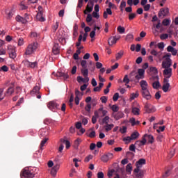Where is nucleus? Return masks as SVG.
Masks as SVG:
<instances>
[{
	"mask_svg": "<svg viewBox=\"0 0 178 178\" xmlns=\"http://www.w3.org/2000/svg\"><path fill=\"white\" fill-rule=\"evenodd\" d=\"M35 170L37 168H27L26 167L22 170L21 174V178H33L35 176Z\"/></svg>",
	"mask_w": 178,
	"mask_h": 178,
	"instance_id": "f257e3e1",
	"label": "nucleus"
},
{
	"mask_svg": "<svg viewBox=\"0 0 178 178\" xmlns=\"http://www.w3.org/2000/svg\"><path fill=\"white\" fill-rule=\"evenodd\" d=\"M38 49V43L37 42H33L27 46L25 55H33V54H34Z\"/></svg>",
	"mask_w": 178,
	"mask_h": 178,
	"instance_id": "f03ea898",
	"label": "nucleus"
},
{
	"mask_svg": "<svg viewBox=\"0 0 178 178\" xmlns=\"http://www.w3.org/2000/svg\"><path fill=\"white\" fill-rule=\"evenodd\" d=\"M172 54H167L163 56V59H165L161 64L162 68L163 67H170L173 64V61L170 59Z\"/></svg>",
	"mask_w": 178,
	"mask_h": 178,
	"instance_id": "7ed1b4c3",
	"label": "nucleus"
},
{
	"mask_svg": "<svg viewBox=\"0 0 178 178\" xmlns=\"http://www.w3.org/2000/svg\"><path fill=\"white\" fill-rule=\"evenodd\" d=\"M8 51L10 58H11V59H15L16 56H17V54H16V47L15 46L8 45Z\"/></svg>",
	"mask_w": 178,
	"mask_h": 178,
	"instance_id": "20e7f679",
	"label": "nucleus"
},
{
	"mask_svg": "<svg viewBox=\"0 0 178 178\" xmlns=\"http://www.w3.org/2000/svg\"><path fill=\"white\" fill-rule=\"evenodd\" d=\"M164 70L163 71V76L165 77L164 79H170L172 74V70L171 67H163Z\"/></svg>",
	"mask_w": 178,
	"mask_h": 178,
	"instance_id": "39448f33",
	"label": "nucleus"
},
{
	"mask_svg": "<svg viewBox=\"0 0 178 178\" xmlns=\"http://www.w3.org/2000/svg\"><path fill=\"white\" fill-rule=\"evenodd\" d=\"M29 19V15L25 14V17H23L20 15H17V17H15V20L18 22V23H22V24H27V19Z\"/></svg>",
	"mask_w": 178,
	"mask_h": 178,
	"instance_id": "423d86ee",
	"label": "nucleus"
},
{
	"mask_svg": "<svg viewBox=\"0 0 178 178\" xmlns=\"http://www.w3.org/2000/svg\"><path fill=\"white\" fill-rule=\"evenodd\" d=\"M141 95L143 98H145V99L149 100L151 98H152V96L151 95V93L149 92V90L148 89H144L143 90H140Z\"/></svg>",
	"mask_w": 178,
	"mask_h": 178,
	"instance_id": "0eeeda50",
	"label": "nucleus"
},
{
	"mask_svg": "<svg viewBox=\"0 0 178 178\" xmlns=\"http://www.w3.org/2000/svg\"><path fill=\"white\" fill-rule=\"evenodd\" d=\"M134 176L136 178H143L144 177V171L140 168H135L134 170Z\"/></svg>",
	"mask_w": 178,
	"mask_h": 178,
	"instance_id": "6e6552de",
	"label": "nucleus"
},
{
	"mask_svg": "<svg viewBox=\"0 0 178 178\" xmlns=\"http://www.w3.org/2000/svg\"><path fill=\"white\" fill-rule=\"evenodd\" d=\"M169 88H170V83H169V79L164 78L162 87L163 92H168V91H169Z\"/></svg>",
	"mask_w": 178,
	"mask_h": 178,
	"instance_id": "1a4fd4ad",
	"label": "nucleus"
},
{
	"mask_svg": "<svg viewBox=\"0 0 178 178\" xmlns=\"http://www.w3.org/2000/svg\"><path fill=\"white\" fill-rule=\"evenodd\" d=\"M31 95H37L38 99H41V95H40V86H35L33 90L31 91Z\"/></svg>",
	"mask_w": 178,
	"mask_h": 178,
	"instance_id": "9d476101",
	"label": "nucleus"
},
{
	"mask_svg": "<svg viewBox=\"0 0 178 178\" xmlns=\"http://www.w3.org/2000/svg\"><path fill=\"white\" fill-rule=\"evenodd\" d=\"M136 80H143L145 79V72L144 70H138V74L135 76Z\"/></svg>",
	"mask_w": 178,
	"mask_h": 178,
	"instance_id": "9b49d317",
	"label": "nucleus"
},
{
	"mask_svg": "<svg viewBox=\"0 0 178 178\" xmlns=\"http://www.w3.org/2000/svg\"><path fill=\"white\" fill-rule=\"evenodd\" d=\"M118 40H120V35H118V36H113V37H111L108 40V45L110 47H112V45H114V44H116Z\"/></svg>",
	"mask_w": 178,
	"mask_h": 178,
	"instance_id": "f8f14e48",
	"label": "nucleus"
},
{
	"mask_svg": "<svg viewBox=\"0 0 178 178\" xmlns=\"http://www.w3.org/2000/svg\"><path fill=\"white\" fill-rule=\"evenodd\" d=\"M23 63L27 67H32V68L37 67V65H38V63L37 61L31 63L27 60H24Z\"/></svg>",
	"mask_w": 178,
	"mask_h": 178,
	"instance_id": "ddd939ff",
	"label": "nucleus"
},
{
	"mask_svg": "<svg viewBox=\"0 0 178 178\" xmlns=\"http://www.w3.org/2000/svg\"><path fill=\"white\" fill-rule=\"evenodd\" d=\"M113 158V154L108 153L107 154L103 155L101 159L102 162H108V161H110V159H112Z\"/></svg>",
	"mask_w": 178,
	"mask_h": 178,
	"instance_id": "4468645a",
	"label": "nucleus"
},
{
	"mask_svg": "<svg viewBox=\"0 0 178 178\" xmlns=\"http://www.w3.org/2000/svg\"><path fill=\"white\" fill-rule=\"evenodd\" d=\"M169 14V8H161L160 12L159 13V17H165V16H168Z\"/></svg>",
	"mask_w": 178,
	"mask_h": 178,
	"instance_id": "2eb2a0df",
	"label": "nucleus"
},
{
	"mask_svg": "<svg viewBox=\"0 0 178 178\" xmlns=\"http://www.w3.org/2000/svg\"><path fill=\"white\" fill-rule=\"evenodd\" d=\"M143 165H145V159H140L136 163V169H141V168H143Z\"/></svg>",
	"mask_w": 178,
	"mask_h": 178,
	"instance_id": "dca6fc26",
	"label": "nucleus"
},
{
	"mask_svg": "<svg viewBox=\"0 0 178 178\" xmlns=\"http://www.w3.org/2000/svg\"><path fill=\"white\" fill-rule=\"evenodd\" d=\"M140 86L141 88V90H148V82L145 80H142L139 82Z\"/></svg>",
	"mask_w": 178,
	"mask_h": 178,
	"instance_id": "f3484780",
	"label": "nucleus"
},
{
	"mask_svg": "<svg viewBox=\"0 0 178 178\" xmlns=\"http://www.w3.org/2000/svg\"><path fill=\"white\" fill-rule=\"evenodd\" d=\"M58 106L59 105H58V104H56V102H50L47 104V107L49 108V109H50V111H54V109H56V108H58Z\"/></svg>",
	"mask_w": 178,
	"mask_h": 178,
	"instance_id": "a211bd4d",
	"label": "nucleus"
},
{
	"mask_svg": "<svg viewBox=\"0 0 178 178\" xmlns=\"http://www.w3.org/2000/svg\"><path fill=\"white\" fill-rule=\"evenodd\" d=\"M154 79H156L157 81H154L152 83V87H153V88H154V90H158V88H159V87H161V83H159V76H154Z\"/></svg>",
	"mask_w": 178,
	"mask_h": 178,
	"instance_id": "6ab92c4d",
	"label": "nucleus"
},
{
	"mask_svg": "<svg viewBox=\"0 0 178 178\" xmlns=\"http://www.w3.org/2000/svg\"><path fill=\"white\" fill-rule=\"evenodd\" d=\"M124 117V113L122 111H119L115 114H113V118L115 120H119L120 119H122Z\"/></svg>",
	"mask_w": 178,
	"mask_h": 178,
	"instance_id": "aec40b11",
	"label": "nucleus"
},
{
	"mask_svg": "<svg viewBox=\"0 0 178 178\" xmlns=\"http://www.w3.org/2000/svg\"><path fill=\"white\" fill-rule=\"evenodd\" d=\"M167 51L168 52H171L172 55H173L174 56H176L177 55V49H175L172 46H168L167 47Z\"/></svg>",
	"mask_w": 178,
	"mask_h": 178,
	"instance_id": "412c9836",
	"label": "nucleus"
},
{
	"mask_svg": "<svg viewBox=\"0 0 178 178\" xmlns=\"http://www.w3.org/2000/svg\"><path fill=\"white\" fill-rule=\"evenodd\" d=\"M123 55H124V51L120 50L115 54V60H119L123 58Z\"/></svg>",
	"mask_w": 178,
	"mask_h": 178,
	"instance_id": "4be33fe9",
	"label": "nucleus"
},
{
	"mask_svg": "<svg viewBox=\"0 0 178 178\" xmlns=\"http://www.w3.org/2000/svg\"><path fill=\"white\" fill-rule=\"evenodd\" d=\"M52 52L54 55L59 54V44H54L52 49Z\"/></svg>",
	"mask_w": 178,
	"mask_h": 178,
	"instance_id": "5701e85b",
	"label": "nucleus"
},
{
	"mask_svg": "<svg viewBox=\"0 0 178 178\" xmlns=\"http://www.w3.org/2000/svg\"><path fill=\"white\" fill-rule=\"evenodd\" d=\"M140 95V93L138 92V90H136L135 93H131L130 95V101H134V99H136V98H138Z\"/></svg>",
	"mask_w": 178,
	"mask_h": 178,
	"instance_id": "b1692460",
	"label": "nucleus"
},
{
	"mask_svg": "<svg viewBox=\"0 0 178 178\" xmlns=\"http://www.w3.org/2000/svg\"><path fill=\"white\" fill-rule=\"evenodd\" d=\"M145 137L147 138L148 143L149 144H153L154 139V136L152 135H148L147 134H145Z\"/></svg>",
	"mask_w": 178,
	"mask_h": 178,
	"instance_id": "393cba45",
	"label": "nucleus"
},
{
	"mask_svg": "<svg viewBox=\"0 0 178 178\" xmlns=\"http://www.w3.org/2000/svg\"><path fill=\"white\" fill-rule=\"evenodd\" d=\"M133 170V165H131V163H128L126 166V172L128 173V175H131V172Z\"/></svg>",
	"mask_w": 178,
	"mask_h": 178,
	"instance_id": "a878e982",
	"label": "nucleus"
},
{
	"mask_svg": "<svg viewBox=\"0 0 178 178\" xmlns=\"http://www.w3.org/2000/svg\"><path fill=\"white\" fill-rule=\"evenodd\" d=\"M15 87V86L13 85V83H12V85L8 88L6 94H8V95H12V94H13V92H15V89L13 88Z\"/></svg>",
	"mask_w": 178,
	"mask_h": 178,
	"instance_id": "bb28decb",
	"label": "nucleus"
},
{
	"mask_svg": "<svg viewBox=\"0 0 178 178\" xmlns=\"http://www.w3.org/2000/svg\"><path fill=\"white\" fill-rule=\"evenodd\" d=\"M140 137V133L138 131H134L131 134V140H137Z\"/></svg>",
	"mask_w": 178,
	"mask_h": 178,
	"instance_id": "cd10ccee",
	"label": "nucleus"
},
{
	"mask_svg": "<svg viewBox=\"0 0 178 178\" xmlns=\"http://www.w3.org/2000/svg\"><path fill=\"white\" fill-rule=\"evenodd\" d=\"M36 19L38 20H39V22H45V18H44V17H42V12L38 13V14L36 15Z\"/></svg>",
	"mask_w": 178,
	"mask_h": 178,
	"instance_id": "c85d7f7f",
	"label": "nucleus"
},
{
	"mask_svg": "<svg viewBox=\"0 0 178 178\" xmlns=\"http://www.w3.org/2000/svg\"><path fill=\"white\" fill-rule=\"evenodd\" d=\"M60 143H63V144L65 145V147L67 149H69V148H70V142L67 140H65V139H60Z\"/></svg>",
	"mask_w": 178,
	"mask_h": 178,
	"instance_id": "c756f323",
	"label": "nucleus"
},
{
	"mask_svg": "<svg viewBox=\"0 0 178 178\" xmlns=\"http://www.w3.org/2000/svg\"><path fill=\"white\" fill-rule=\"evenodd\" d=\"M129 122L131 123V126H136L137 124H140V121L136 120V118H132L129 120Z\"/></svg>",
	"mask_w": 178,
	"mask_h": 178,
	"instance_id": "7c9ffc66",
	"label": "nucleus"
},
{
	"mask_svg": "<svg viewBox=\"0 0 178 178\" xmlns=\"http://www.w3.org/2000/svg\"><path fill=\"white\" fill-rule=\"evenodd\" d=\"M57 76L59 77H63L64 80H67V79H69V74L63 72H58Z\"/></svg>",
	"mask_w": 178,
	"mask_h": 178,
	"instance_id": "2f4dec72",
	"label": "nucleus"
},
{
	"mask_svg": "<svg viewBox=\"0 0 178 178\" xmlns=\"http://www.w3.org/2000/svg\"><path fill=\"white\" fill-rule=\"evenodd\" d=\"M97 118H99V115H98V112L95 111V115H93L92 118V123H93V124H95V123H97Z\"/></svg>",
	"mask_w": 178,
	"mask_h": 178,
	"instance_id": "473e14b6",
	"label": "nucleus"
},
{
	"mask_svg": "<svg viewBox=\"0 0 178 178\" xmlns=\"http://www.w3.org/2000/svg\"><path fill=\"white\" fill-rule=\"evenodd\" d=\"M113 127H115V124H106V125L105 126V130H106V131H111V130H112V129H113Z\"/></svg>",
	"mask_w": 178,
	"mask_h": 178,
	"instance_id": "72a5a7b5",
	"label": "nucleus"
},
{
	"mask_svg": "<svg viewBox=\"0 0 178 178\" xmlns=\"http://www.w3.org/2000/svg\"><path fill=\"white\" fill-rule=\"evenodd\" d=\"M92 9H94V4L91 3L90 6V3H88L86 10L88 13H91L92 12Z\"/></svg>",
	"mask_w": 178,
	"mask_h": 178,
	"instance_id": "f704fd0d",
	"label": "nucleus"
},
{
	"mask_svg": "<svg viewBox=\"0 0 178 178\" xmlns=\"http://www.w3.org/2000/svg\"><path fill=\"white\" fill-rule=\"evenodd\" d=\"M131 136H127L123 138L122 140L125 144H130L131 143Z\"/></svg>",
	"mask_w": 178,
	"mask_h": 178,
	"instance_id": "c9c22d12",
	"label": "nucleus"
},
{
	"mask_svg": "<svg viewBox=\"0 0 178 178\" xmlns=\"http://www.w3.org/2000/svg\"><path fill=\"white\" fill-rule=\"evenodd\" d=\"M81 74H83V77L88 76V69L83 68L81 70Z\"/></svg>",
	"mask_w": 178,
	"mask_h": 178,
	"instance_id": "e433bc0d",
	"label": "nucleus"
},
{
	"mask_svg": "<svg viewBox=\"0 0 178 178\" xmlns=\"http://www.w3.org/2000/svg\"><path fill=\"white\" fill-rule=\"evenodd\" d=\"M134 40V35L131 33H129L126 36V41H133Z\"/></svg>",
	"mask_w": 178,
	"mask_h": 178,
	"instance_id": "4c0bfd02",
	"label": "nucleus"
},
{
	"mask_svg": "<svg viewBox=\"0 0 178 178\" xmlns=\"http://www.w3.org/2000/svg\"><path fill=\"white\" fill-rule=\"evenodd\" d=\"M122 83H125V86H127L130 83V79H129V75H125L122 80Z\"/></svg>",
	"mask_w": 178,
	"mask_h": 178,
	"instance_id": "58836bf2",
	"label": "nucleus"
},
{
	"mask_svg": "<svg viewBox=\"0 0 178 178\" xmlns=\"http://www.w3.org/2000/svg\"><path fill=\"white\" fill-rule=\"evenodd\" d=\"M132 113H134V115H140V108L137 107H134L132 108Z\"/></svg>",
	"mask_w": 178,
	"mask_h": 178,
	"instance_id": "ea45409f",
	"label": "nucleus"
},
{
	"mask_svg": "<svg viewBox=\"0 0 178 178\" xmlns=\"http://www.w3.org/2000/svg\"><path fill=\"white\" fill-rule=\"evenodd\" d=\"M117 30L120 33V34H124V31H126V29H124V27L122 26H119Z\"/></svg>",
	"mask_w": 178,
	"mask_h": 178,
	"instance_id": "a19ab883",
	"label": "nucleus"
},
{
	"mask_svg": "<svg viewBox=\"0 0 178 178\" xmlns=\"http://www.w3.org/2000/svg\"><path fill=\"white\" fill-rule=\"evenodd\" d=\"M101 29H102V25H99L98 26L95 25L93 30L99 34V33H101Z\"/></svg>",
	"mask_w": 178,
	"mask_h": 178,
	"instance_id": "79ce46f5",
	"label": "nucleus"
},
{
	"mask_svg": "<svg viewBox=\"0 0 178 178\" xmlns=\"http://www.w3.org/2000/svg\"><path fill=\"white\" fill-rule=\"evenodd\" d=\"M109 116L106 115L102 119V123H104L105 124H108L109 123Z\"/></svg>",
	"mask_w": 178,
	"mask_h": 178,
	"instance_id": "37998d69",
	"label": "nucleus"
},
{
	"mask_svg": "<svg viewBox=\"0 0 178 178\" xmlns=\"http://www.w3.org/2000/svg\"><path fill=\"white\" fill-rule=\"evenodd\" d=\"M73 162L74 163L75 168H79V163L78 162H81V160L77 158L73 159Z\"/></svg>",
	"mask_w": 178,
	"mask_h": 178,
	"instance_id": "c03bdc74",
	"label": "nucleus"
},
{
	"mask_svg": "<svg viewBox=\"0 0 178 178\" xmlns=\"http://www.w3.org/2000/svg\"><path fill=\"white\" fill-rule=\"evenodd\" d=\"M162 24L163 26H169V24H170V19H163L162 22Z\"/></svg>",
	"mask_w": 178,
	"mask_h": 178,
	"instance_id": "a18cd8bd",
	"label": "nucleus"
},
{
	"mask_svg": "<svg viewBox=\"0 0 178 178\" xmlns=\"http://www.w3.org/2000/svg\"><path fill=\"white\" fill-rule=\"evenodd\" d=\"M83 40V35H80L78 39V42L76 43V47H80L81 45V40Z\"/></svg>",
	"mask_w": 178,
	"mask_h": 178,
	"instance_id": "49530a36",
	"label": "nucleus"
},
{
	"mask_svg": "<svg viewBox=\"0 0 178 178\" xmlns=\"http://www.w3.org/2000/svg\"><path fill=\"white\" fill-rule=\"evenodd\" d=\"M47 141H48V138H44V140H42L40 143V149H42V147H44L45 145V144L47 143Z\"/></svg>",
	"mask_w": 178,
	"mask_h": 178,
	"instance_id": "de8ad7c7",
	"label": "nucleus"
},
{
	"mask_svg": "<svg viewBox=\"0 0 178 178\" xmlns=\"http://www.w3.org/2000/svg\"><path fill=\"white\" fill-rule=\"evenodd\" d=\"M86 22L87 23H91V22H92V15H91V14H88Z\"/></svg>",
	"mask_w": 178,
	"mask_h": 178,
	"instance_id": "09e8293b",
	"label": "nucleus"
},
{
	"mask_svg": "<svg viewBox=\"0 0 178 178\" xmlns=\"http://www.w3.org/2000/svg\"><path fill=\"white\" fill-rule=\"evenodd\" d=\"M9 67L6 65H3L0 67V72H8Z\"/></svg>",
	"mask_w": 178,
	"mask_h": 178,
	"instance_id": "8fccbe9b",
	"label": "nucleus"
},
{
	"mask_svg": "<svg viewBox=\"0 0 178 178\" xmlns=\"http://www.w3.org/2000/svg\"><path fill=\"white\" fill-rule=\"evenodd\" d=\"M147 113H152L153 112H155V107H149V108L145 110Z\"/></svg>",
	"mask_w": 178,
	"mask_h": 178,
	"instance_id": "3c124183",
	"label": "nucleus"
},
{
	"mask_svg": "<svg viewBox=\"0 0 178 178\" xmlns=\"http://www.w3.org/2000/svg\"><path fill=\"white\" fill-rule=\"evenodd\" d=\"M18 45H19V47H22V45H24V39H23V38H19Z\"/></svg>",
	"mask_w": 178,
	"mask_h": 178,
	"instance_id": "603ef678",
	"label": "nucleus"
},
{
	"mask_svg": "<svg viewBox=\"0 0 178 178\" xmlns=\"http://www.w3.org/2000/svg\"><path fill=\"white\" fill-rule=\"evenodd\" d=\"M121 12H123V9L126 8V1H122L120 6Z\"/></svg>",
	"mask_w": 178,
	"mask_h": 178,
	"instance_id": "864d4df0",
	"label": "nucleus"
},
{
	"mask_svg": "<svg viewBox=\"0 0 178 178\" xmlns=\"http://www.w3.org/2000/svg\"><path fill=\"white\" fill-rule=\"evenodd\" d=\"M75 95L76 97H83V93L80 92V90L79 89H76Z\"/></svg>",
	"mask_w": 178,
	"mask_h": 178,
	"instance_id": "5fc2aeb1",
	"label": "nucleus"
},
{
	"mask_svg": "<svg viewBox=\"0 0 178 178\" xmlns=\"http://www.w3.org/2000/svg\"><path fill=\"white\" fill-rule=\"evenodd\" d=\"M120 133H121L122 134H124V133H127V127L123 126L122 128H120Z\"/></svg>",
	"mask_w": 178,
	"mask_h": 178,
	"instance_id": "6e6d98bb",
	"label": "nucleus"
},
{
	"mask_svg": "<svg viewBox=\"0 0 178 178\" xmlns=\"http://www.w3.org/2000/svg\"><path fill=\"white\" fill-rule=\"evenodd\" d=\"M58 27H59V22H57L52 27V30L54 33H55V31L58 30Z\"/></svg>",
	"mask_w": 178,
	"mask_h": 178,
	"instance_id": "4d7b16f0",
	"label": "nucleus"
},
{
	"mask_svg": "<svg viewBox=\"0 0 178 178\" xmlns=\"http://www.w3.org/2000/svg\"><path fill=\"white\" fill-rule=\"evenodd\" d=\"M111 109L113 112H118L119 111V106H118L116 104H114L112 106Z\"/></svg>",
	"mask_w": 178,
	"mask_h": 178,
	"instance_id": "13d9d810",
	"label": "nucleus"
},
{
	"mask_svg": "<svg viewBox=\"0 0 178 178\" xmlns=\"http://www.w3.org/2000/svg\"><path fill=\"white\" fill-rule=\"evenodd\" d=\"M85 110L86 111V112L90 113V112H91V104H88L86 106V107H85Z\"/></svg>",
	"mask_w": 178,
	"mask_h": 178,
	"instance_id": "bf43d9fd",
	"label": "nucleus"
},
{
	"mask_svg": "<svg viewBox=\"0 0 178 178\" xmlns=\"http://www.w3.org/2000/svg\"><path fill=\"white\" fill-rule=\"evenodd\" d=\"M169 38V35L168 33H163L160 35L161 40H167Z\"/></svg>",
	"mask_w": 178,
	"mask_h": 178,
	"instance_id": "052dcab7",
	"label": "nucleus"
},
{
	"mask_svg": "<svg viewBox=\"0 0 178 178\" xmlns=\"http://www.w3.org/2000/svg\"><path fill=\"white\" fill-rule=\"evenodd\" d=\"M81 66H82L83 69L87 68V61L86 60H82L81 61Z\"/></svg>",
	"mask_w": 178,
	"mask_h": 178,
	"instance_id": "680f3d73",
	"label": "nucleus"
},
{
	"mask_svg": "<svg viewBox=\"0 0 178 178\" xmlns=\"http://www.w3.org/2000/svg\"><path fill=\"white\" fill-rule=\"evenodd\" d=\"M118 99H119V93L116 92L114 94V95L113 97V100L114 101V102H116V101H118Z\"/></svg>",
	"mask_w": 178,
	"mask_h": 178,
	"instance_id": "e2e57ef3",
	"label": "nucleus"
},
{
	"mask_svg": "<svg viewBox=\"0 0 178 178\" xmlns=\"http://www.w3.org/2000/svg\"><path fill=\"white\" fill-rule=\"evenodd\" d=\"M91 159H92V155L90 154L88 156H86L84 159V162H90V161H91Z\"/></svg>",
	"mask_w": 178,
	"mask_h": 178,
	"instance_id": "0e129e2a",
	"label": "nucleus"
},
{
	"mask_svg": "<svg viewBox=\"0 0 178 178\" xmlns=\"http://www.w3.org/2000/svg\"><path fill=\"white\" fill-rule=\"evenodd\" d=\"M135 50L136 52H140L141 51V44H137L135 47Z\"/></svg>",
	"mask_w": 178,
	"mask_h": 178,
	"instance_id": "69168bd1",
	"label": "nucleus"
},
{
	"mask_svg": "<svg viewBox=\"0 0 178 178\" xmlns=\"http://www.w3.org/2000/svg\"><path fill=\"white\" fill-rule=\"evenodd\" d=\"M136 16H137V14H136V13H130L129 15V20H133V19H134V17H136Z\"/></svg>",
	"mask_w": 178,
	"mask_h": 178,
	"instance_id": "338daca9",
	"label": "nucleus"
},
{
	"mask_svg": "<svg viewBox=\"0 0 178 178\" xmlns=\"http://www.w3.org/2000/svg\"><path fill=\"white\" fill-rule=\"evenodd\" d=\"M7 13V19H10L12 17V16H13V12L12 11H9Z\"/></svg>",
	"mask_w": 178,
	"mask_h": 178,
	"instance_id": "774afa93",
	"label": "nucleus"
}]
</instances>
